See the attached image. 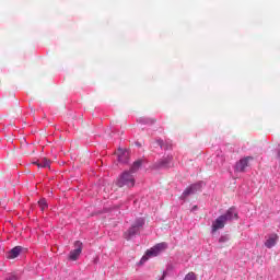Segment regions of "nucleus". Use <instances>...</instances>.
Masks as SVG:
<instances>
[{"label":"nucleus","mask_w":280,"mask_h":280,"mask_svg":"<svg viewBox=\"0 0 280 280\" xmlns=\"http://www.w3.org/2000/svg\"><path fill=\"white\" fill-rule=\"evenodd\" d=\"M237 209L230 208L224 214L218 217L211 225V233H215L220 231V229H224L228 222H233V220H237Z\"/></svg>","instance_id":"1"},{"label":"nucleus","mask_w":280,"mask_h":280,"mask_svg":"<svg viewBox=\"0 0 280 280\" xmlns=\"http://www.w3.org/2000/svg\"><path fill=\"white\" fill-rule=\"evenodd\" d=\"M167 248V243H159L155 246L151 247L145 252V255L142 256L140 259V264L143 265L148 259H151V257H159L163 253V250H166Z\"/></svg>","instance_id":"2"},{"label":"nucleus","mask_w":280,"mask_h":280,"mask_svg":"<svg viewBox=\"0 0 280 280\" xmlns=\"http://www.w3.org/2000/svg\"><path fill=\"white\" fill-rule=\"evenodd\" d=\"M145 226V219L143 218H137L135 222L131 224L129 230L125 233V240H130L137 235V233H140L141 229Z\"/></svg>","instance_id":"3"},{"label":"nucleus","mask_w":280,"mask_h":280,"mask_svg":"<svg viewBox=\"0 0 280 280\" xmlns=\"http://www.w3.org/2000/svg\"><path fill=\"white\" fill-rule=\"evenodd\" d=\"M135 175H132V173L128 172V171H125L122 172L117 182H116V185L117 187H135Z\"/></svg>","instance_id":"4"},{"label":"nucleus","mask_w":280,"mask_h":280,"mask_svg":"<svg viewBox=\"0 0 280 280\" xmlns=\"http://www.w3.org/2000/svg\"><path fill=\"white\" fill-rule=\"evenodd\" d=\"M202 185H205L203 182H198L196 184L190 185L188 188L184 190V192L179 197L180 200H185L186 198H189V196H194V194L200 191V189H202Z\"/></svg>","instance_id":"5"},{"label":"nucleus","mask_w":280,"mask_h":280,"mask_svg":"<svg viewBox=\"0 0 280 280\" xmlns=\"http://www.w3.org/2000/svg\"><path fill=\"white\" fill-rule=\"evenodd\" d=\"M74 247L75 249L71 250L69 255V259H71V261H77L78 257L82 255V242L77 241L74 243Z\"/></svg>","instance_id":"6"},{"label":"nucleus","mask_w":280,"mask_h":280,"mask_svg":"<svg viewBox=\"0 0 280 280\" xmlns=\"http://www.w3.org/2000/svg\"><path fill=\"white\" fill-rule=\"evenodd\" d=\"M253 160V158L247 156L244 159H241L238 162H236L235 164V172H244L246 170V167H248V162Z\"/></svg>","instance_id":"7"},{"label":"nucleus","mask_w":280,"mask_h":280,"mask_svg":"<svg viewBox=\"0 0 280 280\" xmlns=\"http://www.w3.org/2000/svg\"><path fill=\"white\" fill-rule=\"evenodd\" d=\"M173 159L174 158L172 155H167L166 158H163L160 161H158V163H155V167L158 170H163V168L170 167V165H172Z\"/></svg>","instance_id":"8"},{"label":"nucleus","mask_w":280,"mask_h":280,"mask_svg":"<svg viewBox=\"0 0 280 280\" xmlns=\"http://www.w3.org/2000/svg\"><path fill=\"white\" fill-rule=\"evenodd\" d=\"M277 242H279V235H277L276 233H271L267 236L265 246L266 248H273V246H277Z\"/></svg>","instance_id":"9"},{"label":"nucleus","mask_w":280,"mask_h":280,"mask_svg":"<svg viewBox=\"0 0 280 280\" xmlns=\"http://www.w3.org/2000/svg\"><path fill=\"white\" fill-rule=\"evenodd\" d=\"M22 250H23V247L15 246L5 254V257H7V259H16V257H19L21 255Z\"/></svg>","instance_id":"10"},{"label":"nucleus","mask_w":280,"mask_h":280,"mask_svg":"<svg viewBox=\"0 0 280 280\" xmlns=\"http://www.w3.org/2000/svg\"><path fill=\"white\" fill-rule=\"evenodd\" d=\"M143 164V161L138 160L136 162H133L132 166L130 167V170L128 171L132 176H135V174H137V172H139V170H141V165Z\"/></svg>","instance_id":"11"},{"label":"nucleus","mask_w":280,"mask_h":280,"mask_svg":"<svg viewBox=\"0 0 280 280\" xmlns=\"http://www.w3.org/2000/svg\"><path fill=\"white\" fill-rule=\"evenodd\" d=\"M118 162L119 163H128V153L126 151L119 150Z\"/></svg>","instance_id":"12"},{"label":"nucleus","mask_w":280,"mask_h":280,"mask_svg":"<svg viewBox=\"0 0 280 280\" xmlns=\"http://www.w3.org/2000/svg\"><path fill=\"white\" fill-rule=\"evenodd\" d=\"M158 144L162 150H172V143L166 142V145L163 143V140H158Z\"/></svg>","instance_id":"13"},{"label":"nucleus","mask_w":280,"mask_h":280,"mask_svg":"<svg viewBox=\"0 0 280 280\" xmlns=\"http://www.w3.org/2000/svg\"><path fill=\"white\" fill-rule=\"evenodd\" d=\"M138 121H139V124H144V125H152V124H154L153 119L145 118V117L139 118Z\"/></svg>","instance_id":"14"},{"label":"nucleus","mask_w":280,"mask_h":280,"mask_svg":"<svg viewBox=\"0 0 280 280\" xmlns=\"http://www.w3.org/2000/svg\"><path fill=\"white\" fill-rule=\"evenodd\" d=\"M49 165H51V162L47 159H43L40 163H37L38 167H49Z\"/></svg>","instance_id":"15"},{"label":"nucleus","mask_w":280,"mask_h":280,"mask_svg":"<svg viewBox=\"0 0 280 280\" xmlns=\"http://www.w3.org/2000/svg\"><path fill=\"white\" fill-rule=\"evenodd\" d=\"M183 280H198V277L194 271L188 272Z\"/></svg>","instance_id":"16"},{"label":"nucleus","mask_w":280,"mask_h":280,"mask_svg":"<svg viewBox=\"0 0 280 280\" xmlns=\"http://www.w3.org/2000/svg\"><path fill=\"white\" fill-rule=\"evenodd\" d=\"M38 206H39V208H40L42 211H45V209H47V200L40 199V200L38 201Z\"/></svg>","instance_id":"17"},{"label":"nucleus","mask_w":280,"mask_h":280,"mask_svg":"<svg viewBox=\"0 0 280 280\" xmlns=\"http://www.w3.org/2000/svg\"><path fill=\"white\" fill-rule=\"evenodd\" d=\"M4 280H19V276H16L14 273H9V275H7Z\"/></svg>","instance_id":"18"},{"label":"nucleus","mask_w":280,"mask_h":280,"mask_svg":"<svg viewBox=\"0 0 280 280\" xmlns=\"http://www.w3.org/2000/svg\"><path fill=\"white\" fill-rule=\"evenodd\" d=\"M229 235H222V236H220V238H219V243L220 244H225V242H229Z\"/></svg>","instance_id":"19"},{"label":"nucleus","mask_w":280,"mask_h":280,"mask_svg":"<svg viewBox=\"0 0 280 280\" xmlns=\"http://www.w3.org/2000/svg\"><path fill=\"white\" fill-rule=\"evenodd\" d=\"M197 209H198V207L195 206V207L192 208V211H196Z\"/></svg>","instance_id":"20"}]
</instances>
